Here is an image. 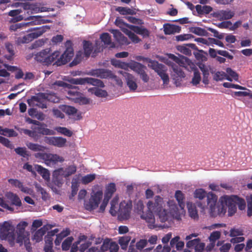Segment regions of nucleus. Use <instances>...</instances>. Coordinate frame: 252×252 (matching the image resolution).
I'll list each match as a JSON object with an SVG mask.
<instances>
[{
    "mask_svg": "<svg viewBox=\"0 0 252 252\" xmlns=\"http://www.w3.org/2000/svg\"><path fill=\"white\" fill-rule=\"evenodd\" d=\"M73 240V238L72 236L67 237L62 243V248L63 251L68 250Z\"/></svg>",
    "mask_w": 252,
    "mask_h": 252,
    "instance_id": "8fccbe9b",
    "label": "nucleus"
},
{
    "mask_svg": "<svg viewBox=\"0 0 252 252\" xmlns=\"http://www.w3.org/2000/svg\"><path fill=\"white\" fill-rule=\"evenodd\" d=\"M218 197L212 192H209L207 196V204L209 207L210 215L212 217L217 216H223L228 207L229 216H233L237 211V205L240 210H243L246 207L245 200L237 195H224L219 200L220 204H217Z\"/></svg>",
    "mask_w": 252,
    "mask_h": 252,
    "instance_id": "f257e3e1",
    "label": "nucleus"
},
{
    "mask_svg": "<svg viewBox=\"0 0 252 252\" xmlns=\"http://www.w3.org/2000/svg\"><path fill=\"white\" fill-rule=\"evenodd\" d=\"M21 10L19 9L12 10L9 12L8 15L11 17L16 16L14 18L13 20H14L15 22H17L22 20L23 19L21 16H17L21 13Z\"/></svg>",
    "mask_w": 252,
    "mask_h": 252,
    "instance_id": "864d4df0",
    "label": "nucleus"
},
{
    "mask_svg": "<svg viewBox=\"0 0 252 252\" xmlns=\"http://www.w3.org/2000/svg\"><path fill=\"white\" fill-rule=\"evenodd\" d=\"M130 239V237L127 236H125L119 238V244L122 249H126Z\"/></svg>",
    "mask_w": 252,
    "mask_h": 252,
    "instance_id": "e433bc0d",
    "label": "nucleus"
},
{
    "mask_svg": "<svg viewBox=\"0 0 252 252\" xmlns=\"http://www.w3.org/2000/svg\"><path fill=\"white\" fill-rule=\"evenodd\" d=\"M45 126H46V125L42 123L41 125L33 127H32V128L33 130L36 131L37 133L41 134L42 135H48L54 134V131L52 130L45 128Z\"/></svg>",
    "mask_w": 252,
    "mask_h": 252,
    "instance_id": "412c9836",
    "label": "nucleus"
},
{
    "mask_svg": "<svg viewBox=\"0 0 252 252\" xmlns=\"http://www.w3.org/2000/svg\"><path fill=\"white\" fill-rule=\"evenodd\" d=\"M60 109L68 115H72L76 114L77 109L74 107L63 105L60 106Z\"/></svg>",
    "mask_w": 252,
    "mask_h": 252,
    "instance_id": "473e14b6",
    "label": "nucleus"
},
{
    "mask_svg": "<svg viewBox=\"0 0 252 252\" xmlns=\"http://www.w3.org/2000/svg\"><path fill=\"white\" fill-rule=\"evenodd\" d=\"M55 129L58 133L68 137H71L73 134V132L71 130L65 127L58 126Z\"/></svg>",
    "mask_w": 252,
    "mask_h": 252,
    "instance_id": "c03bdc74",
    "label": "nucleus"
},
{
    "mask_svg": "<svg viewBox=\"0 0 252 252\" xmlns=\"http://www.w3.org/2000/svg\"><path fill=\"white\" fill-rule=\"evenodd\" d=\"M13 227L7 223H4L0 228V238L7 240L11 247L15 244V235Z\"/></svg>",
    "mask_w": 252,
    "mask_h": 252,
    "instance_id": "423d86ee",
    "label": "nucleus"
},
{
    "mask_svg": "<svg viewBox=\"0 0 252 252\" xmlns=\"http://www.w3.org/2000/svg\"><path fill=\"white\" fill-rule=\"evenodd\" d=\"M124 32L129 37L133 42L137 43L140 42V39L132 31L126 29L124 31Z\"/></svg>",
    "mask_w": 252,
    "mask_h": 252,
    "instance_id": "37998d69",
    "label": "nucleus"
},
{
    "mask_svg": "<svg viewBox=\"0 0 252 252\" xmlns=\"http://www.w3.org/2000/svg\"><path fill=\"white\" fill-rule=\"evenodd\" d=\"M28 223L25 221H21L17 225V233H25V228Z\"/></svg>",
    "mask_w": 252,
    "mask_h": 252,
    "instance_id": "bf43d9fd",
    "label": "nucleus"
},
{
    "mask_svg": "<svg viewBox=\"0 0 252 252\" xmlns=\"http://www.w3.org/2000/svg\"><path fill=\"white\" fill-rule=\"evenodd\" d=\"M76 171V166L72 165L69 166L65 170L63 169V176L64 177L66 178L74 174Z\"/></svg>",
    "mask_w": 252,
    "mask_h": 252,
    "instance_id": "a18cd8bd",
    "label": "nucleus"
},
{
    "mask_svg": "<svg viewBox=\"0 0 252 252\" xmlns=\"http://www.w3.org/2000/svg\"><path fill=\"white\" fill-rule=\"evenodd\" d=\"M175 197L178 201V205L181 209L185 207V196L181 190H177L175 193Z\"/></svg>",
    "mask_w": 252,
    "mask_h": 252,
    "instance_id": "cd10ccee",
    "label": "nucleus"
},
{
    "mask_svg": "<svg viewBox=\"0 0 252 252\" xmlns=\"http://www.w3.org/2000/svg\"><path fill=\"white\" fill-rule=\"evenodd\" d=\"M5 46L7 51L9 54L8 55H6L5 57L7 60H10L12 59L15 54L13 45L9 42H6L5 44Z\"/></svg>",
    "mask_w": 252,
    "mask_h": 252,
    "instance_id": "a19ab883",
    "label": "nucleus"
},
{
    "mask_svg": "<svg viewBox=\"0 0 252 252\" xmlns=\"http://www.w3.org/2000/svg\"><path fill=\"white\" fill-rule=\"evenodd\" d=\"M100 38L105 45H111V48H114L115 47V44L111 42V36L108 33H103L101 34Z\"/></svg>",
    "mask_w": 252,
    "mask_h": 252,
    "instance_id": "c756f323",
    "label": "nucleus"
},
{
    "mask_svg": "<svg viewBox=\"0 0 252 252\" xmlns=\"http://www.w3.org/2000/svg\"><path fill=\"white\" fill-rule=\"evenodd\" d=\"M110 32L112 33H113L116 40L120 44L128 45L130 43L127 38L119 30H112L110 31Z\"/></svg>",
    "mask_w": 252,
    "mask_h": 252,
    "instance_id": "dca6fc26",
    "label": "nucleus"
},
{
    "mask_svg": "<svg viewBox=\"0 0 252 252\" xmlns=\"http://www.w3.org/2000/svg\"><path fill=\"white\" fill-rule=\"evenodd\" d=\"M208 195V193H207L206 191L203 189H196L193 193L194 197L200 200L206 197H207Z\"/></svg>",
    "mask_w": 252,
    "mask_h": 252,
    "instance_id": "72a5a7b5",
    "label": "nucleus"
},
{
    "mask_svg": "<svg viewBox=\"0 0 252 252\" xmlns=\"http://www.w3.org/2000/svg\"><path fill=\"white\" fill-rule=\"evenodd\" d=\"M190 32L200 36H207L208 32L204 29L200 27H191Z\"/></svg>",
    "mask_w": 252,
    "mask_h": 252,
    "instance_id": "ea45409f",
    "label": "nucleus"
},
{
    "mask_svg": "<svg viewBox=\"0 0 252 252\" xmlns=\"http://www.w3.org/2000/svg\"><path fill=\"white\" fill-rule=\"evenodd\" d=\"M50 27L49 26H43L40 27L35 28L33 29H30L27 31L24 32H32L31 33H28L22 37H19L18 38V42L20 44L28 43L33 39L37 38L39 36H41L47 30H50Z\"/></svg>",
    "mask_w": 252,
    "mask_h": 252,
    "instance_id": "39448f33",
    "label": "nucleus"
},
{
    "mask_svg": "<svg viewBox=\"0 0 252 252\" xmlns=\"http://www.w3.org/2000/svg\"><path fill=\"white\" fill-rule=\"evenodd\" d=\"M163 200L159 195L155 197L154 201H149L147 203V212L141 215V218L144 220L150 225L155 223V218L153 213L157 214L162 222L167 220V211L163 208Z\"/></svg>",
    "mask_w": 252,
    "mask_h": 252,
    "instance_id": "7ed1b4c3",
    "label": "nucleus"
},
{
    "mask_svg": "<svg viewBox=\"0 0 252 252\" xmlns=\"http://www.w3.org/2000/svg\"><path fill=\"white\" fill-rule=\"evenodd\" d=\"M15 152L19 155L26 158L29 156L25 148L18 147L15 149Z\"/></svg>",
    "mask_w": 252,
    "mask_h": 252,
    "instance_id": "338daca9",
    "label": "nucleus"
},
{
    "mask_svg": "<svg viewBox=\"0 0 252 252\" xmlns=\"http://www.w3.org/2000/svg\"><path fill=\"white\" fill-rule=\"evenodd\" d=\"M102 195L103 192L101 190L97 191L92 195L89 202L85 204L86 209L92 211L97 208L102 199Z\"/></svg>",
    "mask_w": 252,
    "mask_h": 252,
    "instance_id": "9d476101",
    "label": "nucleus"
},
{
    "mask_svg": "<svg viewBox=\"0 0 252 252\" xmlns=\"http://www.w3.org/2000/svg\"><path fill=\"white\" fill-rule=\"evenodd\" d=\"M129 64L125 62H121L120 61H116V62L113 63L116 67H118L125 70H127L128 67H129Z\"/></svg>",
    "mask_w": 252,
    "mask_h": 252,
    "instance_id": "0e129e2a",
    "label": "nucleus"
},
{
    "mask_svg": "<svg viewBox=\"0 0 252 252\" xmlns=\"http://www.w3.org/2000/svg\"><path fill=\"white\" fill-rule=\"evenodd\" d=\"M149 63H150L149 66L154 69L158 75L167 71L166 67L161 63H159L157 61L149 60Z\"/></svg>",
    "mask_w": 252,
    "mask_h": 252,
    "instance_id": "f3484780",
    "label": "nucleus"
},
{
    "mask_svg": "<svg viewBox=\"0 0 252 252\" xmlns=\"http://www.w3.org/2000/svg\"><path fill=\"white\" fill-rule=\"evenodd\" d=\"M68 89H69L68 91H67V97L69 99H73L75 101V98L79 96L80 94H81L79 92L77 91L75 87L72 88L71 86L70 88Z\"/></svg>",
    "mask_w": 252,
    "mask_h": 252,
    "instance_id": "4c0bfd02",
    "label": "nucleus"
},
{
    "mask_svg": "<svg viewBox=\"0 0 252 252\" xmlns=\"http://www.w3.org/2000/svg\"><path fill=\"white\" fill-rule=\"evenodd\" d=\"M74 101L80 105H86L90 103L91 99L86 97L82 96L81 94H80L79 96L75 98Z\"/></svg>",
    "mask_w": 252,
    "mask_h": 252,
    "instance_id": "3c124183",
    "label": "nucleus"
},
{
    "mask_svg": "<svg viewBox=\"0 0 252 252\" xmlns=\"http://www.w3.org/2000/svg\"><path fill=\"white\" fill-rule=\"evenodd\" d=\"M63 168L56 169L53 173L52 182L58 187H61L63 184Z\"/></svg>",
    "mask_w": 252,
    "mask_h": 252,
    "instance_id": "4468645a",
    "label": "nucleus"
},
{
    "mask_svg": "<svg viewBox=\"0 0 252 252\" xmlns=\"http://www.w3.org/2000/svg\"><path fill=\"white\" fill-rule=\"evenodd\" d=\"M71 86V85L60 80L56 81L52 84V87L54 89H56V87H62L63 88H70Z\"/></svg>",
    "mask_w": 252,
    "mask_h": 252,
    "instance_id": "5fc2aeb1",
    "label": "nucleus"
},
{
    "mask_svg": "<svg viewBox=\"0 0 252 252\" xmlns=\"http://www.w3.org/2000/svg\"><path fill=\"white\" fill-rule=\"evenodd\" d=\"M65 50L61 55L60 52L58 51L48 55L50 49H46L35 54L34 59L46 65L52 63L56 66L64 65L69 62L74 56V50L71 41L67 40L65 43Z\"/></svg>",
    "mask_w": 252,
    "mask_h": 252,
    "instance_id": "f03ea898",
    "label": "nucleus"
},
{
    "mask_svg": "<svg viewBox=\"0 0 252 252\" xmlns=\"http://www.w3.org/2000/svg\"><path fill=\"white\" fill-rule=\"evenodd\" d=\"M115 10L116 11L123 15L133 14V10L128 7L118 6L115 9Z\"/></svg>",
    "mask_w": 252,
    "mask_h": 252,
    "instance_id": "09e8293b",
    "label": "nucleus"
},
{
    "mask_svg": "<svg viewBox=\"0 0 252 252\" xmlns=\"http://www.w3.org/2000/svg\"><path fill=\"white\" fill-rule=\"evenodd\" d=\"M36 191L41 195V198L44 201H46L50 198L49 194L39 184L36 183L34 185Z\"/></svg>",
    "mask_w": 252,
    "mask_h": 252,
    "instance_id": "bb28decb",
    "label": "nucleus"
},
{
    "mask_svg": "<svg viewBox=\"0 0 252 252\" xmlns=\"http://www.w3.org/2000/svg\"><path fill=\"white\" fill-rule=\"evenodd\" d=\"M44 141L45 143L57 147L59 148H62L65 145L67 142L66 139L62 137H48L45 136L44 138Z\"/></svg>",
    "mask_w": 252,
    "mask_h": 252,
    "instance_id": "f8f14e48",
    "label": "nucleus"
},
{
    "mask_svg": "<svg viewBox=\"0 0 252 252\" xmlns=\"http://www.w3.org/2000/svg\"><path fill=\"white\" fill-rule=\"evenodd\" d=\"M78 190V184L76 179H73L71 182V197L76 195Z\"/></svg>",
    "mask_w": 252,
    "mask_h": 252,
    "instance_id": "4d7b16f0",
    "label": "nucleus"
},
{
    "mask_svg": "<svg viewBox=\"0 0 252 252\" xmlns=\"http://www.w3.org/2000/svg\"><path fill=\"white\" fill-rule=\"evenodd\" d=\"M163 28L164 33L167 35L179 33L181 30L180 27L170 24L164 25Z\"/></svg>",
    "mask_w": 252,
    "mask_h": 252,
    "instance_id": "6ab92c4d",
    "label": "nucleus"
},
{
    "mask_svg": "<svg viewBox=\"0 0 252 252\" xmlns=\"http://www.w3.org/2000/svg\"><path fill=\"white\" fill-rule=\"evenodd\" d=\"M109 244H110V240L106 239L103 241L102 246L99 248L101 250L102 252H107L108 250H109Z\"/></svg>",
    "mask_w": 252,
    "mask_h": 252,
    "instance_id": "774afa93",
    "label": "nucleus"
},
{
    "mask_svg": "<svg viewBox=\"0 0 252 252\" xmlns=\"http://www.w3.org/2000/svg\"><path fill=\"white\" fill-rule=\"evenodd\" d=\"M47 39H40L36 40L30 47V49H35L37 47H41L46 42Z\"/></svg>",
    "mask_w": 252,
    "mask_h": 252,
    "instance_id": "6e6d98bb",
    "label": "nucleus"
},
{
    "mask_svg": "<svg viewBox=\"0 0 252 252\" xmlns=\"http://www.w3.org/2000/svg\"><path fill=\"white\" fill-rule=\"evenodd\" d=\"M127 27L134 32L143 36L144 37H147L149 36V31L145 28L141 26L130 25Z\"/></svg>",
    "mask_w": 252,
    "mask_h": 252,
    "instance_id": "a211bd4d",
    "label": "nucleus"
},
{
    "mask_svg": "<svg viewBox=\"0 0 252 252\" xmlns=\"http://www.w3.org/2000/svg\"><path fill=\"white\" fill-rule=\"evenodd\" d=\"M132 207V201H122L119 206V217L124 220H127L129 218Z\"/></svg>",
    "mask_w": 252,
    "mask_h": 252,
    "instance_id": "1a4fd4ad",
    "label": "nucleus"
},
{
    "mask_svg": "<svg viewBox=\"0 0 252 252\" xmlns=\"http://www.w3.org/2000/svg\"><path fill=\"white\" fill-rule=\"evenodd\" d=\"M216 17L220 20H228L234 16V13L231 11L221 10L216 13Z\"/></svg>",
    "mask_w": 252,
    "mask_h": 252,
    "instance_id": "a878e982",
    "label": "nucleus"
},
{
    "mask_svg": "<svg viewBox=\"0 0 252 252\" xmlns=\"http://www.w3.org/2000/svg\"><path fill=\"white\" fill-rule=\"evenodd\" d=\"M48 99V95L45 93H39L36 96H32L30 100L28 102L30 103V101L33 102V104L39 108L44 109L47 108L46 100Z\"/></svg>",
    "mask_w": 252,
    "mask_h": 252,
    "instance_id": "9b49d317",
    "label": "nucleus"
},
{
    "mask_svg": "<svg viewBox=\"0 0 252 252\" xmlns=\"http://www.w3.org/2000/svg\"><path fill=\"white\" fill-rule=\"evenodd\" d=\"M83 54L85 57L88 58L93 50L92 43L90 41L84 40L83 42Z\"/></svg>",
    "mask_w": 252,
    "mask_h": 252,
    "instance_id": "b1692460",
    "label": "nucleus"
},
{
    "mask_svg": "<svg viewBox=\"0 0 252 252\" xmlns=\"http://www.w3.org/2000/svg\"><path fill=\"white\" fill-rule=\"evenodd\" d=\"M70 82L71 83L75 85H85L87 84L101 88L104 87V83L101 80L90 77L72 78L70 80Z\"/></svg>",
    "mask_w": 252,
    "mask_h": 252,
    "instance_id": "6e6552de",
    "label": "nucleus"
},
{
    "mask_svg": "<svg viewBox=\"0 0 252 252\" xmlns=\"http://www.w3.org/2000/svg\"><path fill=\"white\" fill-rule=\"evenodd\" d=\"M187 205L189 216L194 220H197L199 217L195 204L188 202H187Z\"/></svg>",
    "mask_w": 252,
    "mask_h": 252,
    "instance_id": "4be33fe9",
    "label": "nucleus"
},
{
    "mask_svg": "<svg viewBox=\"0 0 252 252\" xmlns=\"http://www.w3.org/2000/svg\"><path fill=\"white\" fill-rule=\"evenodd\" d=\"M118 73L125 77L126 85L130 91H135L137 89L138 86L136 79L133 75L123 70L119 71Z\"/></svg>",
    "mask_w": 252,
    "mask_h": 252,
    "instance_id": "ddd939ff",
    "label": "nucleus"
},
{
    "mask_svg": "<svg viewBox=\"0 0 252 252\" xmlns=\"http://www.w3.org/2000/svg\"><path fill=\"white\" fill-rule=\"evenodd\" d=\"M87 239V237L85 235H80L78 238V240L75 241L72 245L70 252H77L78 250V245H79L82 241H86Z\"/></svg>",
    "mask_w": 252,
    "mask_h": 252,
    "instance_id": "7c9ffc66",
    "label": "nucleus"
},
{
    "mask_svg": "<svg viewBox=\"0 0 252 252\" xmlns=\"http://www.w3.org/2000/svg\"><path fill=\"white\" fill-rule=\"evenodd\" d=\"M99 77L101 78H116L117 76L113 74L111 71L106 69L101 68Z\"/></svg>",
    "mask_w": 252,
    "mask_h": 252,
    "instance_id": "c9c22d12",
    "label": "nucleus"
},
{
    "mask_svg": "<svg viewBox=\"0 0 252 252\" xmlns=\"http://www.w3.org/2000/svg\"><path fill=\"white\" fill-rule=\"evenodd\" d=\"M200 69L203 73V83L205 85H208L209 84V81L208 79V77L209 76V72L207 68H206L203 65L202 67H200Z\"/></svg>",
    "mask_w": 252,
    "mask_h": 252,
    "instance_id": "de8ad7c7",
    "label": "nucleus"
},
{
    "mask_svg": "<svg viewBox=\"0 0 252 252\" xmlns=\"http://www.w3.org/2000/svg\"><path fill=\"white\" fill-rule=\"evenodd\" d=\"M35 168L36 171L42 176L43 179L47 181L49 180L50 173L48 169L39 165H36Z\"/></svg>",
    "mask_w": 252,
    "mask_h": 252,
    "instance_id": "393cba45",
    "label": "nucleus"
},
{
    "mask_svg": "<svg viewBox=\"0 0 252 252\" xmlns=\"http://www.w3.org/2000/svg\"><path fill=\"white\" fill-rule=\"evenodd\" d=\"M34 156L36 158L43 160L45 163L48 166H50L51 164H56L58 162H62L64 161L63 157L57 154L37 153L35 154Z\"/></svg>",
    "mask_w": 252,
    "mask_h": 252,
    "instance_id": "0eeeda50",
    "label": "nucleus"
},
{
    "mask_svg": "<svg viewBox=\"0 0 252 252\" xmlns=\"http://www.w3.org/2000/svg\"><path fill=\"white\" fill-rule=\"evenodd\" d=\"M226 73L232 78L235 81H238L239 79L238 74L231 68L228 67L226 69Z\"/></svg>",
    "mask_w": 252,
    "mask_h": 252,
    "instance_id": "69168bd1",
    "label": "nucleus"
},
{
    "mask_svg": "<svg viewBox=\"0 0 252 252\" xmlns=\"http://www.w3.org/2000/svg\"><path fill=\"white\" fill-rule=\"evenodd\" d=\"M116 190V186L114 183H110L106 185L104 197L110 199Z\"/></svg>",
    "mask_w": 252,
    "mask_h": 252,
    "instance_id": "aec40b11",
    "label": "nucleus"
},
{
    "mask_svg": "<svg viewBox=\"0 0 252 252\" xmlns=\"http://www.w3.org/2000/svg\"><path fill=\"white\" fill-rule=\"evenodd\" d=\"M226 74L223 71H217L213 76V79L216 81H222L225 79Z\"/></svg>",
    "mask_w": 252,
    "mask_h": 252,
    "instance_id": "13d9d810",
    "label": "nucleus"
},
{
    "mask_svg": "<svg viewBox=\"0 0 252 252\" xmlns=\"http://www.w3.org/2000/svg\"><path fill=\"white\" fill-rule=\"evenodd\" d=\"M26 145L30 150L34 152L44 151L45 149V147L36 143L29 142Z\"/></svg>",
    "mask_w": 252,
    "mask_h": 252,
    "instance_id": "f704fd0d",
    "label": "nucleus"
},
{
    "mask_svg": "<svg viewBox=\"0 0 252 252\" xmlns=\"http://www.w3.org/2000/svg\"><path fill=\"white\" fill-rule=\"evenodd\" d=\"M31 23H15L11 25L10 26L9 29L10 31H16L18 29H23L24 28H26L28 26L30 25Z\"/></svg>",
    "mask_w": 252,
    "mask_h": 252,
    "instance_id": "49530a36",
    "label": "nucleus"
},
{
    "mask_svg": "<svg viewBox=\"0 0 252 252\" xmlns=\"http://www.w3.org/2000/svg\"><path fill=\"white\" fill-rule=\"evenodd\" d=\"M169 57L175 62L180 65V66L176 64L172 65V70L171 71V79L176 86L179 87L181 85L183 79L186 77V74L181 67L183 64V62L181 59L173 54H170Z\"/></svg>",
    "mask_w": 252,
    "mask_h": 252,
    "instance_id": "20e7f679",
    "label": "nucleus"
},
{
    "mask_svg": "<svg viewBox=\"0 0 252 252\" xmlns=\"http://www.w3.org/2000/svg\"><path fill=\"white\" fill-rule=\"evenodd\" d=\"M8 182L13 186L17 188L20 190L25 193L31 194L32 190L27 187L24 186L23 183L17 179H10L8 180Z\"/></svg>",
    "mask_w": 252,
    "mask_h": 252,
    "instance_id": "2eb2a0df",
    "label": "nucleus"
},
{
    "mask_svg": "<svg viewBox=\"0 0 252 252\" xmlns=\"http://www.w3.org/2000/svg\"><path fill=\"white\" fill-rule=\"evenodd\" d=\"M94 94L98 97H105L107 96V92L105 90H102L100 89H95L94 90Z\"/></svg>",
    "mask_w": 252,
    "mask_h": 252,
    "instance_id": "e2e57ef3",
    "label": "nucleus"
},
{
    "mask_svg": "<svg viewBox=\"0 0 252 252\" xmlns=\"http://www.w3.org/2000/svg\"><path fill=\"white\" fill-rule=\"evenodd\" d=\"M95 176L94 174H88L82 178V182L83 184H87L91 183L95 179Z\"/></svg>",
    "mask_w": 252,
    "mask_h": 252,
    "instance_id": "680f3d73",
    "label": "nucleus"
},
{
    "mask_svg": "<svg viewBox=\"0 0 252 252\" xmlns=\"http://www.w3.org/2000/svg\"><path fill=\"white\" fill-rule=\"evenodd\" d=\"M0 143L10 149H12L14 148L13 145L7 138L1 136H0Z\"/></svg>",
    "mask_w": 252,
    "mask_h": 252,
    "instance_id": "052dcab7",
    "label": "nucleus"
},
{
    "mask_svg": "<svg viewBox=\"0 0 252 252\" xmlns=\"http://www.w3.org/2000/svg\"><path fill=\"white\" fill-rule=\"evenodd\" d=\"M46 229L44 226L36 231L33 235V239L36 242H39L42 240L43 236L46 233Z\"/></svg>",
    "mask_w": 252,
    "mask_h": 252,
    "instance_id": "2f4dec72",
    "label": "nucleus"
},
{
    "mask_svg": "<svg viewBox=\"0 0 252 252\" xmlns=\"http://www.w3.org/2000/svg\"><path fill=\"white\" fill-rule=\"evenodd\" d=\"M201 80L200 73L197 69H194L193 71V76L192 78L191 83L194 86L199 84Z\"/></svg>",
    "mask_w": 252,
    "mask_h": 252,
    "instance_id": "79ce46f5",
    "label": "nucleus"
},
{
    "mask_svg": "<svg viewBox=\"0 0 252 252\" xmlns=\"http://www.w3.org/2000/svg\"><path fill=\"white\" fill-rule=\"evenodd\" d=\"M84 57V56L83 52L82 51H79L77 53L76 56H75V58L74 59V60L72 61V62H71L70 63L69 65L70 66H73L77 65L81 62V61L83 59Z\"/></svg>",
    "mask_w": 252,
    "mask_h": 252,
    "instance_id": "58836bf2",
    "label": "nucleus"
},
{
    "mask_svg": "<svg viewBox=\"0 0 252 252\" xmlns=\"http://www.w3.org/2000/svg\"><path fill=\"white\" fill-rule=\"evenodd\" d=\"M129 68L138 75H140L143 72L147 69L146 66L141 63L136 62L130 63Z\"/></svg>",
    "mask_w": 252,
    "mask_h": 252,
    "instance_id": "5701e85b",
    "label": "nucleus"
},
{
    "mask_svg": "<svg viewBox=\"0 0 252 252\" xmlns=\"http://www.w3.org/2000/svg\"><path fill=\"white\" fill-rule=\"evenodd\" d=\"M118 198L116 197H114L111 201V207L110 209V213L113 216L117 215V211L116 210V205L118 204Z\"/></svg>",
    "mask_w": 252,
    "mask_h": 252,
    "instance_id": "603ef678",
    "label": "nucleus"
},
{
    "mask_svg": "<svg viewBox=\"0 0 252 252\" xmlns=\"http://www.w3.org/2000/svg\"><path fill=\"white\" fill-rule=\"evenodd\" d=\"M6 196L11 201L13 205L18 207L22 205L21 201L17 194L12 192H9L6 194Z\"/></svg>",
    "mask_w": 252,
    "mask_h": 252,
    "instance_id": "c85d7f7f",
    "label": "nucleus"
}]
</instances>
